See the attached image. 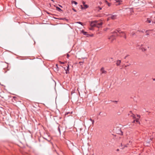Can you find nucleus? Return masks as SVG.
Returning a JSON list of instances; mask_svg holds the SVG:
<instances>
[{"label":"nucleus","instance_id":"obj_17","mask_svg":"<svg viewBox=\"0 0 155 155\" xmlns=\"http://www.w3.org/2000/svg\"><path fill=\"white\" fill-rule=\"evenodd\" d=\"M82 32L84 35H87V32L86 31H82Z\"/></svg>","mask_w":155,"mask_h":155},{"label":"nucleus","instance_id":"obj_19","mask_svg":"<svg viewBox=\"0 0 155 155\" xmlns=\"http://www.w3.org/2000/svg\"><path fill=\"white\" fill-rule=\"evenodd\" d=\"M93 27H91H91L90 28H89V29L91 30H93L94 29H93Z\"/></svg>","mask_w":155,"mask_h":155},{"label":"nucleus","instance_id":"obj_8","mask_svg":"<svg viewBox=\"0 0 155 155\" xmlns=\"http://www.w3.org/2000/svg\"><path fill=\"white\" fill-rule=\"evenodd\" d=\"M116 2V5H120L121 2V0H115Z\"/></svg>","mask_w":155,"mask_h":155},{"label":"nucleus","instance_id":"obj_5","mask_svg":"<svg viewBox=\"0 0 155 155\" xmlns=\"http://www.w3.org/2000/svg\"><path fill=\"white\" fill-rule=\"evenodd\" d=\"M101 74H106L107 72L104 70V68L103 67L101 69Z\"/></svg>","mask_w":155,"mask_h":155},{"label":"nucleus","instance_id":"obj_9","mask_svg":"<svg viewBox=\"0 0 155 155\" xmlns=\"http://www.w3.org/2000/svg\"><path fill=\"white\" fill-rule=\"evenodd\" d=\"M81 8L82 9H85L87 8L88 7V6L87 5H84V7H83L82 5H81Z\"/></svg>","mask_w":155,"mask_h":155},{"label":"nucleus","instance_id":"obj_27","mask_svg":"<svg viewBox=\"0 0 155 155\" xmlns=\"http://www.w3.org/2000/svg\"><path fill=\"white\" fill-rule=\"evenodd\" d=\"M69 57V55L68 54H67V58H68Z\"/></svg>","mask_w":155,"mask_h":155},{"label":"nucleus","instance_id":"obj_29","mask_svg":"<svg viewBox=\"0 0 155 155\" xmlns=\"http://www.w3.org/2000/svg\"><path fill=\"white\" fill-rule=\"evenodd\" d=\"M130 64H127L126 65H125V67H127V66H129Z\"/></svg>","mask_w":155,"mask_h":155},{"label":"nucleus","instance_id":"obj_4","mask_svg":"<svg viewBox=\"0 0 155 155\" xmlns=\"http://www.w3.org/2000/svg\"><path fill=\"white\" fill-rule=\"evenodd\" d=\"M146 35H148L152 34L153 35H155V31L153 30H148L146 31Z\"/></svg>","mask_w":155,"mask_h":155},{"label":"nucleus","instance_id":"obj_36","mask_svg":"<svg viewBox=\"0 0 155 155\" xmlns=\"http://www.w3.org/2000/svg\"><path fill=\"white\" fill-rule=\"evenodd\" d=\"M90 120H91V121L93 120H92L91 118H90Z\"/></svg>","mask_w":155,"mask_h":155},{"label":"nucleus","instance_id":"obj_18","mask_svg":"<svg viewBox=\"0 0 155 155\" xmlns=\"http://www.w3.org/2000/svg\"><path fill=\"white\" fill-rule=\"evenodd\" d=\"M105 2H106L109 6H110L111 5V4L108 3L107 1H105Z\"/></svg>","mask_w":155,"mask_h":155},{"label":"nucleus","instance_id":"obj_13","mask_svg":"<svg viewBox=\"0 0 155 155\" xmlns=\"http://www.w3.org/2000/svg\"><path fill=\"white\" fill-rule=\"evenodd\" d=\"M151 20L150 18H147L146 20L145 21V22L148 23H150L151 22Z\"/></svg>","mask_w":155,"mask_h":155},{"label":"nucleus","instance_id":"obj_24","mask_svg":"<svg viewBox=\"0 0 155 155\" xmlns=\"http://www.w3.org/2000/svg\"><path fill=\"white\" fill-rule=\"evenodd\" d=\"M82 4H83L84 6V5H85V2H84V1H83L82 2Z\"/></svg>","mask_w":155,"mask_h":155},{"label":"nucleus","instance_id":"obj_22","mask_svg":"<svg viewBox=\"0 0 155 155\" xmlns=\"http://www.w3.org/2000/svg\"><path fill=\"white\" fill-rule=\"evenodd\" d=\"M77 23H78V24H81V25H82V22H80V21H79V22H77Z\"/></svg>","mask_w":155,"mask_h":155},{"label":"nucleus","instance_id":"obj_23","mask_svg":"<svg viewBox=\"0 0 155 155\" xmlns=\"http://www.w3.org/2000/svg\"><path fill=\"white\" fill-rule=\"evenodd\" d=\"M129 56V55L127 54L124 57V59H126L127 57Z\"/></svg>","mask_w":155,"mask_h":155},{"label":"nucleus","instance_id":"obj_28","mask_svg":"<svg viewBox=\"0 0 155 155\" xmlns=\"http://www.w3.org/2000/svg\"><path fill=\"white\" fill-rule=\"evenodd\" d=\"M92 124H94V120H93L92 121Z\"/></svg>","mask_w":155,"mask_h":155},{"label":"nucleus","instance_id":"obj_3","mask_svg":"<svg viewBox=\"0 0 155 155\" xmlns=\"http://www.w3.org/2000/svg\"><path fill=\"white\" fill-rule=\"evenodd\" d=\"M103 24V22L101 21H96V27L100 28L101 27Z\"/></svg>","mask_w":155,"mask_h":155},{"label":"nucleus","instance_id":"obj_12","mask_svg":"<svg viewBox=\"0 0 155 155\" xmlns=\"http://www.w3.org/2000/svg\"><path fill=\"white\" fill-rule=\"evenodd\" d=\"M121 63V61L120 60H118L117 61L116 64L117 66H118L120 65Z\"/></svg>","mask_w":155,"mask_h":155},{"label":"nucleus","instance_id":"obj_16","mask_svg":"<svg viewBox=\"0 0 155 155\" xmlns=\"http://www.w3.org/2000/svg\"><path fill=\"white\" fill-rule=\"evenodd\" d=\"M72 4L73 3L74 4H75L76 5L77 4V2H76L74 1H72Z\"/></svg>","mask_w":155,"mask_h":155},{"label":"nucleus","instance_id":"obj_10","mask_svg":"<svg viewBox=\"0 0 155 155\" xmlns=\"http://www.w3.org/2000/svg\"><path fill=\"white\" fill-rule=\"evenodd\" d=\"M72 112H67L65 114V117H68L71 115Z\"/></svg>","mask_w":155,"mask_h":155},{"label":"nucleus","instance_id":"obj_25","mask_svg":"<svg viewBox=\"0 0 155 155\" xmlns=\"http://www.w3.org/2000/svg\"><path fill=\"white\" fill-rule=\"evenodd\" d=\"M98 8H99V10H101L102 9V8L100 7H98Z\"/></svg>","mask_w":155,"mask_h":155},{"label":"nucleus","instance_id":"obj_2","mask_svg":"<svg viewBox=\"0 0 155 155\" xmlns=\"http://www.w3.org/2000/svg\"><path fill=\"white\" fill-rule=\"evenodd\" d=\"M134 2L135 3L137 4L138 5H140L142 4H144L145 3L144 0H134Z\"/></svg>","mask_w":155,"mask_h":155},{"label":"nucleus","instance_id":"obj_34","mask_svg":"<svg viewBox=\"0 0 155 155\" xmlns=\"http://www.w3.org/2000/svg\"><path fill=\"white\" fill-rule=\"evenodd\" d=\"M136 120L137 123L139 122V120Z\"/></svg>","mask_w":155,"mask_h":155},{"label":"nucleus","instance_id":"obj_31","mask_svg":"<svg viewBox=\"0 0 155 155\" xmlns=\"http://www.w3.org/2000/svg\"><path fill=\"white\" fill-rule=\"evenodd\" d=\"M113 102H114L115 103H117V101H114Z\"/></svg>","mask_w":155,"mask_h":155},{"label":"nucleus","instance_id":"obj_15","mask_svg":"<svg viewBox=\"0 0 155 155\" xmlns=\"http://www.w3.org/2000/svg\"><path fill=\"white\" fill-rule=\"evenodd\" d=\"M56 9L59 12H61L62 11L60 8L58 7H56Z\"/></svg>","mask_w":155,"mask_h":155},{"label":"nucleus","instance_id":"obj_38","mask_svg":"<svg viewBox=\"0 0 155 155\" xmlns=\"http://www.w3.org/2000/svg\"><path fill=\"white\" fill-rule=\"evenodd\" d=\"M153 81H155V78L153 79Z\"/></svg>","mask_w":155,"mask_h":155},{"label":"nucleus","instance_id":"obj_21","mask_svg":"<svg viewBox=\"0 0 155 155\" xmlns=\"http://www.w3.org/2000/svg\"><path fill=\"white\" fill-rule=\"evenodd\" d=\"M130 33H131V35H132L133 36H134L135 34V32H132V33L130 32Z\"/></svg>","mask_w":155,"mask_h":155},{"label":"nucleus","instance_id":"obj_26","mask_svg":"<svg viewBox=\"0 0 155 155\" xmlns=\"http://www.w3.org/2000/svg\"><path fill=\"white\" fill-rule=\"evenodd\" d=\"M58 130L59 132L60 133L61 131H60V129L59 127H58Z\"/></svg>","mask_w":155,"mask_h":155},{"label":"nucleus","instance_id":"obj_33","mask_svg":"<svg viewBox=\"0 0 155 155\" xmlns=\"http://www.w3.org/2000/svg\"><path fill=\"white\" fill-rule=\"evenodd\" d=\"M127 145H128V144L126 145H125L124 146V147H127Z\"/></svg>","mask_w":155,"mask_h":155},{"label":"nucleus","instance_id":"obj_30","mask_svg":"<svg viewBox=\"0 0 155 155\" xmlns=\"http://www.w3.org/2000/svg\"><path fill=\"white\" fill-rule=\"evenodd\" d=\"M60 64H64V63L63 62H61V61H60Z\"/></svg>","mask_w":155,"mask_h":155},{"label":"nucleus","instance_id":"obj_32","mask_svg":"<svg viewBox=\"0 0 155 155\" xmlns=\"http://www.w3.org/2000/svg\"><path fill=\"white\" fill-rule=\"evenodd\" d=\"M84 62L83 61V62H82V61H80L79 62V64H81V63H83Z\"/></svg>","mask_w":155,"mask_h":155},{"label":"nucleus","instance_id":"obj_14","mask_svg":"<svg viewBox=\"0 0 155 155\" xmlns=\"http://www.w3.org/2000/svg\"><path fill=\"white\" fill-rule=\"evenodd\" d=\"M140 48L143 51H145L146 50V49L144 48L143 47H142V45H141V47H140Z\"/></svg>","mask_w":155,"mask_h":155},{"label":"nucleus","instance_id":"obj_35","mask_svg":"<svg viewBox=\"0 0 155 155\" xmlns=\"http://www.w3.org/2000/svg\"><path fill=\"white\" fill-rule=\"evenodd\" d=\"M137 117H139V118L140 117V116H139V115H137Z\"/></svg>","mask_w":155,"mask_h":155},{"label":"nucleus","instance_id":"obj_6","mask_svg":"<svg viewBox=\"0 0 155 155\" xmlns=\"http://www.w3.org/2000/svg\"><path fill=\"white\" fill-rule=\"evenodd\" d=\"M90 25L91 27H96V21L91 22Z\"/></svg>","mask_w":155,"mask_h":155},{"label":"nucleus","instance_id":"obj_39","mask_svg":"<svg viewBox=\"0 0 155 155\" xmlns=\"http://www.w3.org/2000/svg\"><path fill=\"white\" fill-rule=\"evenodd\" d=\"M59 6H60V7H62V6H61L60 5H59Z\"/></svg>","mask_w":155,"mask_h":155},{"label":"nucleus","instance_id":"obj_1","mask_svg":"<svg viewBox=\"0 0 155 155\" xmlns=\"http://www.w3.org/2000/svg\"><path fill=\"white\" fill-rule=\"evenodd\" d=\"M113 35L110 36L109 39L113 41L115 39L117 35H120L121 37L124 36L125 39L126 38V36L125 33L123 31H120L119 29L116 30L113 32Z\"/></svg>","mask_w":155,"mask_h":155},{"label":"nucleus","instance_id":"obj_7","mask_svg":"<svg viewBox=\"0 0 155 155\" xmlns=\"http://www.w3.org/2000/svg\"><path fill=\"white\" fill-rule=\"evenodd\" d=\"M67 68L66 69L65 68H64L65 70L66 71V73L67 74L69 73V66L68 64L67 66Z\"/></svg>","mask_w":155,"mask_h":155},{"label":"nucleus","instance_id":"obj_20","mask_svg":"<svg viewBox=\"0 0 155 155\" xmlns=\"http://www.w3.org/2000/svg\"><path fill=\"white\" fill-rule=\"evenodd\" d=\"M56 66L57 67V68H56V70L57 71H58V64H56Z\"/></svg>","mask_w":155,"mask_h":155},{"label":"nucleus","instance_id":"obj_11","mask_svg":"<svg viewBox=\"0 0 155 155\" xmlns=\"http://www.w3.org/2000/svg\"><path fill=\"white\" fill-rule=\"evenodd\" d=\"M110 18L112 19H115L117 18V15H111Z\"/></svg>","mask_w":155,"mask_h":155},{"label":"nucleus","instance_id":"obj_37","mask_svg":"<svg viewBox=\"0 0 155 155\" xmlns=\"http://www.w3.org/2000/svg\"><path fill=\"white\" fill-rule=\"evenodd\" d=\"M117 151H119V149H117Z\"/></svg>","mask_w":155,"mask_h":155}]
</instances>
